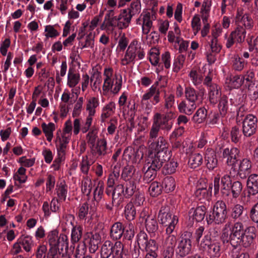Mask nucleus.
Returning <instances> with one entry per match:
<instances>
[{
  "mask_svg": "<svg viewBox=\"0 0 258 258\" xmlns=\"http://www.w3.org/2000/svg\"><path fill=\"white\" fill-rule=\"evenodd\" d=\"M196 107V103L191 102L187 100L182 101L178 105L179 111L187 115L191 114Z\"/></svg>",
  "mask_w": 258,
  "mask_h": 258,
  "instance_id": "nucleus-25",
  "label": "nucleus"
},
{
  "mask_svg": "<svg viewBox=\"0 0 258 258\" xmlns=\"http://www.w3.org/2000/svg\"><path fill=\"white\" fill-rule=\"evenodd\" d=\"M212 194V187H209L207 189L206 187L198 186L197 190L195 192L196 197L199 200L204 199L208 200Z\"/></svg>",
  "mask_w": 258,
  "mask_h": 258,
  "instance_id": "nucleus-40",
  "label": "nucleus"
},
{
  "mask_svg": "<svg viewBox=\"0 0 258 258\" xmlns=\"http://www.w3.org/2000/svg\"><path fill=\"white\" fill-rule=\"evenodd\" d=\"M128 39L126 37L125 33L120 32L118 37V43L116 48L117 53L124 51L128 44Z\"/></svg>",
  "mask_w": 258,
  "mask_h": 258,
  "instance_id": "nucleus-41",
  "label": "nucleus"
},
{
  "mask_svg": "<svg viewBox=\"0 0 258 258\" xmlns=\"http://www.w3.org/2000/svg\"><path fill=\"white\" fill-rule=\"evenodd\" d=\"M55 190L57 196V199L60 201H64L68 194V185L65 182L61 181L56 185Z\"/></svg>",
  "mask_w": 258,
  "mask_h": 258,
  "instance_id": "nucleus-38",
  "label": "nucleus"
},
{
  "mask_svg": "<svg viewBox=\"0 0 258 258\" xmlns=\"http://www.w3.org/2000/svg\"><path fill=\"white\" fill-rule=\"evenodd\" d=\"M112 243L109 240L105 241L101 247V256L102 258H108L111 255Z\"/></svg>",
  "mask_w": 258,
  "mask_h": 258,
  "instance_id": "nucleus-58",
  "label": "nucleus"
},
{
  "mask_svg": "<svg viewBox=\"0 0 258 258\" xmlns=\"http://www.w3.org/2000/svg\"><path fill=\"white\" fill-rule=\"evenodd\" d=\"M191 26L194 35H196L201 27L200 17L199 15H195L192 18Z\"/></svg>",
  "mask_w": 258,
  "mask_h": 258,
  "instance_id": "nucleus-62",
  "label": "nucleus"
},
{
  "mask_svg": "<svg viewBox=\"0 0 258 258\" xmlns=\"http://www.w3.org/2000/svg\"><path fill=\"white\" fill-rule=\"evenodd\" d=\"M26 169L23 167H20L18 171L14 175V179L18 181L20 183H25L27 179L26 174Z\"/></svg>",
  "mask_w": 258,
  "mask_h": 258,
  "instance_id": "nucleus-57",
  "label": "nucleus"
},
{
  "mask_svg": "<svg viewBox=\"0 0 258 258\" xmlns=\"http://www.w3.org/2000/svg\"><path fill=\"white\" fill-rule=\"evenodd\" d=\"M158 249L157 244L151 242L147 249H145L146 253L144 258H157Z\"/></svg>",
  "mask_w": 258,
  "mask_h": 258,
  "instance_id": "nucleus-59",
  "label": "nucleus"
},
{
  "mask_svg": "<svg viewBox=\"0 0 258 258\" xmlns=\"http://www.w3.org/2000/svg\"><path fill=\"white\" fill-rule=\"evenodd\" d=\"M124 197V186L122 184L117 185L112 193V200L113 201H115L116 200L119 199L117 203L121 201L123 197Z\"/></svg>",
  "mask_w": 258,
  "mask_h": 258,
  "instance_id": "nucleus-55",
  "label": "nucleus"
},
{
  "mask_svg": "<svg viewBox=\"0 0 258 258\" xmlns=\"http://www.w3.org/2000/svg\"><path fill=\"white\" fill-rule=\"evenodd\" d=\"M19 242L26 252H30L34 245L32 237L29 235L21 236L19 239Z\"/></svg>",
  "mask_w": 258,
  "mask_h": 258,
  "instance_id": "nucleus-42",
  "label": "nucleus"
},
{
  "mask_svg": "<svg viewBox=\"0 0 258 258\" xmlns=\"http://www.w3.org/2000/svg\"><path fill=\"white\" fill-rule=\"evenodd\" d=\"M207 208L205 206L191 208L188 212L189 220L191 222L202 221L205 218Z\"/></svg>",
  "mask_w": 258,
  "mask_h": 258,
  "instance_id": "nucleus-17",
  "label": "nucleus"
},
{
  "mask_svg": "<svg viewBox=\"0 0 258 258\" xmlns=\"http://www.w3.org/2000/svg\"><path fill=\"white\" fill-rule=\"evenodd\" d=\"M191 241L189 238H181L175 248L176 255L180 257L185 256L191 252Z\"/></svg>",
  "mask_w": 258,
  "mask_h": 258,
  "instance_id": "nucleus-16",
  "label": "nucleus"
},
{
  "mask_svg": "<svg viewBox=\"0 0 258 258\" xmlns=\"http://www.w3.org/2000/svg\"><path fill=\"white\" fill-rule=\"evenodd\" d=\"M47 238L50 248L46 258H59L60 253L58 249H68L69 239L64 233L59 234L57 230H53L48 233Z\"/></svg>",
  "mask_w": 258,
  "mask_h": 258,
  "instance_id": "nucleus-3",
  "label": "nucleus"
},
{
  "mask_svg": "<svg viewBox=\"0 0 258 258\" xmlns=\"http://www.w3.org/2000/svg\"><path fill=\"white\" fill-rule=\"evenodd\" d=\"M171 157L169 149V144L165 139L160 136L150 145V150L147 159L155 160L163 164Z\"/></svg>",
  "mask_w": 258,
  "mask_h": 258,
  "instance_id": "nucleus-4",
  "label": "nucleus"
},
{
  "mask_svg": "<svg viewBox=\"0 0 258 258\" xmlns=\"http://www.w3.org/2000/svg\"><path fill=\"white\" fill-rule=\"evenodd\" d=\"M116 21V18H104L100 26V29L105 31L108 34L112 33L114 28L117 27Z\"/></svg>",
  "mask_w": 258,
  "mask_h": 258,
  "instance_id": "nucleus-34",
  "label": "nucleus"
},
{
  "mask_svg": "<svg viewBox=\"0 0 258 258\" xmlns=\"http://www.w3.org/2000/svg\"><path fill=\"white\" fill-rule=\"evenodd\" d=\"M246 63H247L245 61L243 60L238 55H235L233 57L232 67L236 71H242Z\"/></svg>",
  "mask_w": 258,
  "mask_h": 258,
  "instance_id": "nucleus-60",
  "label": "nucleus"
},
{
  "mask_svg": "<svg viewBox=\"0 0 258 258\" xmlns=\"http://www.w3.org/2000/svg\"><path fill=\"white\" fill-rule=\"evenodd\" d=\"M243 226L241 221H237L232 226L231 222L226 223L223 228L221 238L224 243L230 242L235 247L240 241L239 239L244 235Z\"/></svg>",
  "mask_w": 258,
  "mask_h": 258,
  "instance_id": "nucleus-5",
  "label": "nucleus"
},
{
  "mask_svg": "<svg viewBox=\"0 0 258 258\" xmlns=\"http://www.w3.org/2000/svg\"><path fill=\"white\" fill-rule=\"evenodd\" d=\"M175 117V113L172 110L167 111L162 114L158 112L155 113L150 131V139L157 138L160 130L164 134H168L173 126V123L171 120Z\"/></svg>",
  "mask_w": 258,
  "mask_h": 258,
  "instance_id": "nucleus-2",
  "label": "nucleus"
},
{
  "mask_svg": "<svg viewBox=\"0 0 258 258\" xmlns=\"http://www.w3.org/2000/svg\"><path fill=\"white\" fill-rule=\"evenodd\" d=\"M227 218V207L222 201H218L216 202L212 210L206 216V220L208 224H221L225 222Z\"/></svg>",
  "mask_w": 258,
  "mask_h": 258,
  "instance_id": "nucleus-7",
  "label": "nucleus"
},
{
  "mask_svg": "<svg viewBox=\"0 0 258 258\" xmlns=\"http://www.w3.org/2000/svg\"><path fill=\"white\" fill-rule=\"evenodd\" d=\"M243 83V78L242 75L230 77L227 78L225 81V84L230 89L238 88Z\"/></svg>",
  "mask_w": 258,
  "mask_h": 258,
  "instance_id": "nucleus-32",
  "label": "nucleus"
},
{
  "mask_svg": "<svg viewBox=\"0 0 258 258\" xmlns=\"http://www.w3.org/2000/svg\"><path fill=\"white\" fill-rule=\"evenodd\" d=\"M123 233V228L121 223L117 222L112 225L110 230V236L113 239L120 238Z\"/></svg>",
  "mask_w": 258,
  "mask_h": 258,
  "instance_id": "nucleus-43",
  "label": "nucleus"
},
{
  "mask_svg": "<svg viewBox=\"0 0 258 258\" xmlns=\"http://www.w3.org/2000/svg\"><path fill=\"white\" fill-rule=\"evenodd\" d=\"M246 215L244 214V207L240 204H237L230 209V217L234 221H242Z\"/></svg>",
  "mask_w": 258,
  "mask_h": 258,
  "instance_id": "nucleus-23",
  "label": "nucleus"
},
{
  "mask_svg": "<svg viewBox=\"0 0 258 258\" xmlns=\"http://www.w3.org/2000/svg\"><path fill=\"white\" fill-rule=\"evenodd\" d=\"M200 248L207 252L211 257H218L221 254V243L219 241H211L210 237L205 235L200 243Z\"/></svg>",
  "mask_w": 258,
  "mask_h": 258,
  "instance_id": "nucleus-9",
  "label": "nucleus"
},
{
  "mask_svg": "<svg viewBox=\"0 0 258 258\" xmlns=\"http://www.w3.org/2000/svg\"><path fill=\"white\" fill-rule=\"evenodd\" d=\"M95 188L93 191V199L97 203H99L102 199L103 196L104 184L102 180L96 181L95 184Z\"/></svg>",
  "mask_w": 258,
  "mask_h": 258,
  "instance_id": "nucleus-36",
  "label": "nucleus"
},
{
  "mask_svg": "<svg viewBox=\"0 0 258 258\" xmlns=\"http://www.w3.org/2000/svg\"><path fill=\"white\" fill-rule=\"evenodd\" d=\"M184 93L186 100L191 102L196 103L197 101L201 100L200 94L192 87H186Z\"/></svg>",
  "mask_w": 258,
  "mask_h": 258,
  "instance_id": "nucleus-35",
  "label": "nucleus"
},
{
  "mask_svg": "<svg viewBox=\"0 0 258 258\" xmlns=\"http://www.w3.org/2000/svg\"><path fill=\"white\" fill-rule=\"evenodd\" d=\"M234 20L236 27L227 39L226 46L228 48L231 47L235 43L243 42L246 30L252 31L255 27L253 19L249 14L244 13L242 8H237Z\"/></svg>",
  "mask_w": 258,
  "mask_h": 258,
  "instance_id": "nucleus-1",
  "label": "nucleus"
},
{
  "mask_svg": "<svg viewBox=\"0 0 258 258\" xmlns=\"http://www.w3.org/2000/svg\"><path fill=\"white\" fill-rule=\"evenodd\" d=\"M41 126L47 141L51 142L53 138V132L56 129L55 124L53 122H43L41 124Z\"/></svg>",
  "mask_w": 258,
  "mask_h": 258,
  "instance_id": "nucleus-30",
  "label": "nucleus"
},
{
  "mask_svg": "<svg viewBox=\"0 0 258 258\" xmlns=\"http://www.w3.org/2000/svg\"><path fill=\"white\" fill-rule=\"evenodd\" d=\"M185 57L183 54H180L174 59L173 64V71L178 72L183 67L185 61Z\"/></svg>",
  "mask_w": 258,
  "mask_h": 258,
  "instance_id": "nucleus-64",
  "label": "nucleus"
},
{
  "mask_svg": "<svg viewBox=\"0 0 258 258\" xmlns=\"http://www.w3.org/2000/svg\"><path fill=\"white\" fill-rule=\"evenodd\" d=\"M163 164L158 161L149 160L147 158L146 163L144 169L147 167V170L145 171L144 176V180L146 182H150L156 176V172L159 170L162 166Z\"/></svg>",
  "mask_w": 258,
  "mask_h": 258,
  "instance_id": "nucleus-11",
  "label": "nucleus"
},
{
  "mask_svg": "<svg viewBox=\"0 0 258 258\" xmlns=\"http://www.w3.org/2000/svg\"><path fill=\"white\" fill-rule=\"evenodd\" d=\"M103 84L102 90L104 94L111 92L116 94L120 91L122 86V78L113 74V69L106 68L103 71Z\"/></svg>",
  "mask_w": 258,
  "mask_h": 258,
  "instance_id": "nucleus-6",
  "label": "nucleus"
},
{
  "mask_svg": "<svg viewBox=\"0 0 258 258\" xmlns=\"http://www.w3.org/2000/svg\"><path fill=\"white\" fill-rule=\"evenodd\" d=\"M248 193L250 195H255L258 193V175H250L247 180Z\"/></svg>",
  "mask_w": 258,
  "mask_h": 258,
  "instance_id": "nucleus-24",
  "label": "nucleus"
},
{
  "mask_svg": "<svg viewBox=\"0 0 258 258\" xmlns=\"http://www.w3.org/2000/svg\"><path fill=\"white\" fill-rule=\"evenodd\" d=\"M221 180V191L223 196H228L231 184V180L229 175H224Z\"/></svg>",
  "mask_w": 258,
  "mask_h": 258,
  "instance_id": "nucleus-45",
  "label": "nucleus"
},
{
  "mask_svg": "<svg viewBox=\"0 0 258 258\" xmlns=\"http://www.w3.org/2000/svg\"><path fill=\"white\" fill-rule=\"evenodd\" d=\"M178 222V218L177 216H173L172 220L165 223L163 225L166 227V234H171L174 232L175 226Z\"/></svg>",
  "mask_w": 258,
  "mask_h": 258,
  "instance_id": "nucleus-61",
  "label": "nucleus"
},
{
  "mask_svg": "<svg viewBox=\"0 0 258 258\" xmlns=\"http://www.w3.org/2000/svg\"><path fill=\"white\" fill-rule=\"evenodd\" d=\"M145 52L141 48V44L136 39L133 40L129 44L124 56L121 59L122 66H127L130 63H134L136 58L142 59L145 56Z\"/></svg>",
  "mask_w": 258,
  "mask_h": 258,
  "instance_id": "nucleus-8",
  "label": "nucleus"
},
{
  "mask_svg": "<svg viewBox=\"0 0 258 258\" xmlns=\"http://www.w3.org/2000/svg\"><path fill=\"white\" fill-rule=\"evenodd\" d=\"M93 150L96 155L104 156L106 153L107 142L105 139L98 140L96 146Z\"/></svg>",
  "mask_w": 258,
  "mask_h": 258,
  "instance_id": "nucleus-37",
  "label": "nucleus"
},
{
  "mask_svg": "<svg viewBox=\"0 0 258 258\" xmlns=\"http://www.w3.org/2000/svg\"><path fill=\"white\" fill-rule=\"evenodd\" d=\"M123 157L129 162L139 164L143 159V153L139 149L135 150L131 147H128L123 152Z\"/></svg>",
  "mask_w": 258,
  "mask_h": 258,
  "instance_id": "nucleus-15",
  "label": "nucleus"
},
{
  "mask_svg": "<svg viewBox=\"0 0 258 258\" xmlns=\"http://www.w3.org/2000/svg\"><path fill=\"white\" fill-rule=\"evenodd\" d=\"M207 111L204 108H200L197 110L192 117V120L196 123H201L207 118Z\"/></svg>",
  "mask_w": 258,
  "mask_h": 258,
  "instance_id": "nucleus-52",
  "label": "nucleus"
},
{
  "mask_svg": "<svg viewBox=\"0 0 258 258\" xmlns=\"http://www.w3.org/2000/svg\"><path fill=\"white\" fill-rule=\"evenodd\" d=\"M205 161L207 168L213 170L217 166L218 160L215 151L212 149H207L205 153Z\"/></svg>",
  "mask_w": 258,
  "mask_h": 258,
  "instance_id": "nucleus-22",
  "label": "nucleus"
},
{
  "mask_svg": "<svg viewBox=\"0 0 258 258\" xmlns=\"http://www.w3.org/2000/svg\"><path fill=\"white\" fill-rule=\"evenodd\" d=\"M93 162L89 160L87 156H83L80 163V170L82 173L87 175L89 169Z\"/></svg>",
  "mask_w": 258,
  "mask_h": 258,
  "instance_id": "nucleus-56",
  "label": "nucleus"
},
{
  "mask_svg": "<svg viewBox=\"0 0 258 258\" xmlns=\"http://www.w3.org/2000/svg\"><path fill=\"white\" fill-rule=\"evenodd\" d=\"M99 101L98 98L91 97L88 98L86 103V111L88 115L94 116L96 113V109L99 106Z\"/></svg>",
  "mask_w": 258,
  "mask_h": 258,
  "instance_id": "nucleus-26",
  "label": "nucleus"
},
{
  "mask_svg": "<svg viewBox=\"0 0 258 258\" xmlns=\"http://www.w3.org/2000/svg\"><path fill=\"white\" fill-rule=\"evenodd\" d=\"M203 157L200 153H192L190 155L188 160V165L191 168H196L203 163Z\"/></svg>",
  "mask_w": 258,
  "mask_h": 258,
  "instance_id": "nucleus-44",
  "label": "nucleus"
},
{
  "mask_svg": "<svg viewBox=\"0 0 258 258\" xmlns=\"http://www.w3.org/2000/svg\"><path fill=\"white\" fill-rule=\"evenodd\" d=\"M132 18L131 15L128 13L126 10H123L118 17H116L117 27L119 29L127 28L131 23Z\"/></svg>",
  "mask_w": 258,
  "mask_h": 258,
  "instance_id": "nucleus-21",
  "label": "nucleus"
},
{
  "mask_svg": "<svg viewBox=\"0 0 258 258\" xmlns=\"http://www.w3.org/2000/svg\"><path fill=\"white\" fill-rule=\"evenodd\" d=\"M123 244L120 241L112 244L111 255L113 258H122Z\"/></svg>",
  "mask_w": 258,
  "mask_h": 258,
  "instance_id": "nucleus-53",
  "label": "nucleus"
},
{
  "mask_svg": "<svg viewBox=\"0 0 258 258\" xmlns=\"http://www.w3.org/2000/svg\"><path fill=\"white\" fill-rule=\"evenodd\" d=\"M251 163L249 159L244 158L239 164L237 174L241 178H245L250 173Z\"/></svg>",
  "mask_w": 258,
  "mask_h": 258,
  "instance_id": "nucleus-19",
  "label": "nucleus"
},
{
  "mask_svg": "<svg viewBox=\"0 0 258 258\" xmlns=\"http://www.w3.org/2000/svg\"><path fill=\"white\" fill-rule=\"evenodd\" d=\"M209 98L210 102L213 104H216L221 96L220 88L217 84L212 85L208 88Z\"/></svg>",
  "mask_w": 258,
  "mask_h": 258,
  "instance_id": "nucleus-33",
  "label": "nucleus"
},
{
  "mask_svg": "<svg viewBox=\"0 0 258 258\" xmlns=\"http://www.w3.org/2000/svg\"><path fill=\"white\" fill-rule=\"evenodd\" d=\"M118 105L123 110V112H126L134 118L137 110V105L135 101L129 100L127 101V93L123 92L118 99Z\"/></svg>",
  "mask_w": 258,
  "mask_h": 258,
  "instance_id": "nucleus-10",
  "label": "nucleus"
},
{
  "mask_svg": "<svg viewBox=\"0 0 258 258\" xmlns=\"http://www.w3.org/2000/svg\"><path fill=\"white\" fill-rule=\"evenodd\" d=\"M257 121L256 117L251 114L244 117L242 122V132L244 136L250 137L255 133Z\"/></svg>",
  "mask_w": 258,
  "mask_h": 258,
  "instance_id": "nucleus-12",
  "label": "nucleus"
},
{
  "mask_svg": "<svg viewBox=\"0 0 258 258\" xmlns=\"http://www.w3.org/2000/svg\"><path fill=\"white\" fill-rule=\"evenodd\" d=\"M145 223L149 232H154L158 229L157 222L153 216H148Z\"/></svg>",
  "mask_w": 258,
  "mask_h": 258,
  "instance_id": "nucleus-54",
  "label": "nucleus"
},
{
  "mask_svg": "<svg viewBox=\"0 0 258 258\" xmlns=\"http://www.w3.org/2000/svg\"><path fill=\"white\" fill-rule=\"evenodd\" d=\"M167 236L162 243V245L164 250L167 251L173 252V248L177 242L176 237L173 234H166Z\"/></svg>",
  "mask_w": 258,
  "mask_h": 258,
  "instance_id": "nucleus-29",
  "label": "nucleus"
},
{
  "mask_svg": "<svg viewBox=\"0 0 258 258\" xmlns=\"http://www.w3.org/2000/svg\"><path fill=\"white\" fill-rule=\"evenodd\" d=\"M137 240L139 248L147 249L149 245L153 242L154 244H156L154 240H148V236L144 231H141L137 235Z\"/></svg>",
  "mask_w": 258,
  "mask_h": 258,
  "instance_id": "nucleus-31",
  "label": "nucleus"
},
{
  "mask_svg": "<svg viewBox=\"0 0 258 258\" xmlns=\"http://www.w3.org/2000/svg\"><path fill=\"white\" fill-rule=\"evenodd\" d=\"M155 14L152 12H143L140 17V24L142 25V32L147 35L150 32L152 26L153 22L155 20Z\"/></svg>",
  "mask_w": 258,
  "mask_h": 258,
  "instance_id": "nucleus-13",
  "label": "nucleus"
},
{
  "mask_svg": "<svg viewBox=\"0 0 258 258\" xmlns=\"http://www.w3.org/2000/svg\"><path fill=\"white\" fill-rule=\"evenodd\" d=\"M80 81V73L75 69L70 68L67 75V85L70 88H75Z\"/></svg>",
  "mask_w": 258,
  "mask_h": 258,
  "instance_id": "nucleus-20",
  "label": "nucleus"
},
{
  "mask_svg": "<svg viewBox=\"0 0 258 258\" xmlns=\"http://www.w3.org/2000/svg\"><path fill=\"white\" fill-rule=\"evenodd\" d=\"M124 216L128 221L133 220L136 216V210L133 203H128L124 207Z\"/></svg>",
  "mask_w": 258,
  "mask_h": 258,
  "instance_id": "nucleus-50",
  "label": "nucleus"
},
{
  "mask_svg": "<svg viewBox=\"0 0 258 258\" xmlns=\"http://www.w3.org/2000/svg\"><path fill=\"white\" fill-rule=\"evenodd\" d=\"M162 187L166 192L173 191L175 187L174 179L171 176L165 177L162 182Z\"/></svg>",
  "mask_w": 258,
  "mask_h": 258,
  "instance_id": "nucleus-51",
  "label": "nucleus"
},
{
  "mask_svg": "<svg viewBox=\"0 0 258 258\" xmlns=\"http://www.w3.org/2000/svg\"><path fill=\"white\" fill-rule=\"evenodd\" d=\"M188 76L192 83L195 86H198L202 82L203 77L201 73L198 69H191L189 72Z\"/></svg>",
  "mask_w": 258,
  "mask_h": 258,
  "instance_id": "nucleus-48",
  "label": "nucleus"
},
{
  "mask_svg": "<svg viewBox=\"0 0 258 258\" xmlns=\"http://www.w3.org/2000/svg\"><path fill=\"white\" fill-rule=\"evenodd\" d=\"M102 81V78L100 73L94 72L90 77L91 86L94 91L100 90V85Z\"/></svg>",
  "mask_w": 258,
  "mask_h": 258,
  "instance_id": "nucleus-47",
  "label": "nucleus"
},
{
  "mask_svg": "<svg viewBox=\"0 0 258 258\" xmlns=\"http://www.w3.org/2000/svg\"><path fill=\"white\" fill-rule=\"evenodd\" d=\"M160 51L156 48H153L150 50L149 60L153 66L159 64Z\"/></svg>",
  "mask_w": 258,
  "mask_h": 258,
  "instance_id": "nucleus-63",
  "label": "nucleus"
},
{
  "mask_svg": "<svg viewBox=\"0 0 258 258\" xmlns=\"http://www.w3.org/2000/svg\"><path fill=\"white\" fill-rule=\"evenodd\" d=\"M115 110V104L114 102L111 101L106 104L102 109L100 116V119L102 122L105 121L106 119L112 115Z\"/></svg>",
  "mask_w": 258,
  "mask_h": 258,
  "instance_id": "nucleus-27",
  "label": "nucleus"
},
{
  "mask_svg": "<svg viewBox=\"0 0 258 258\" xmlns=\"http://www.w3.org/2000/svg\"><path fill=\"white\" fill-rule=\"evenodd\" d=\"M239 153V151L237 148H226L222 151V158L226 159L228 166H232L236 162Z\"/></svg>",
  "mask_w": 258,
  "mask_h": 258,
  "instance_id": "nucleus-18",
  "label": "nucleus"
},
{
  "mask_svg": "<svg viewBox=\"0 0 258 258\" xmlns=\"http://www.w3.org/2000/svg\"><path fill=\"white\" fill-rule=\"evenodd\" d=\"M181 30L176 23L173 24V30L169 31L168 33L167 39L170 43H176L178 38L181 37Z\"/></svg>",
  "mask_w": 258,
  "mask_h": 258,
  "instance_id": "nucleus-39",
  "label": "nucleus"
},
{
  "mask_svg": "<svg viewBox=\"0 0 258 258\" xmlns=\"http://www.w3.org/2000/svg\"><path fill=\"white\" fill-rule=\"evenodd\" d=\"M81 191L87 196H89L92 188V182L91 178L87 175L83 177L81 181Z\"/></svg>",
  "mask_w": 258,
  "mask_h": 258,
  "instance_id": "nucleus-49",
  "label": "nucleus"
},
{
  "mask_svg": "<svg viewBox=\"0 0 258 258\" xmlns=\"http://www.w3.org/2000/svg\"><path fill=\"white\" fill-rule=\"evenodd\" d=\"M173 216L176 215L173 214L170 211L168 207H162L158 214V221L161 224L164 225L170 220H172Z\"/></svg>",
  "mask_w": 258,
  "mask_h": 258,
  "instance_id": "nucleus-28",
  "label": "nucleus"
},
{
  "mask_svg": "<svg viewBox=\"0 0 258 258\" xmlns=\"http://www.w3.org/2000/svg\"><path fill=\"white\" fill-rule=\"evenodd\" d=\"M82 227L80 225L76 224L72 227L71 231V242L74 245L81 238L82 235Z\"/></svg>",
  "mask_w": 258,
  "mask_h": 258,
  "instance_id": "nucleus-46",
  "label": "nucleus"
},
{
  "mask_svg": "<svg viewBox=\"0 0 258 258\" xmlns=\"http://www.w3.org/2000/svg\"><path fill=\"white\" fill-rule=\"evenodd\" d=\"M155 96H156V95L146 91L141 97V106L147 114H149L151 112L153 105L157 104L160 101V97H158V101H155L154 97H155Z\"/></svg>",
  "mask_w": 258,
  "mask_h": 258,
  "instance_id": "nucleus-14",
  "label": "nucleus"
}]
</instances>
